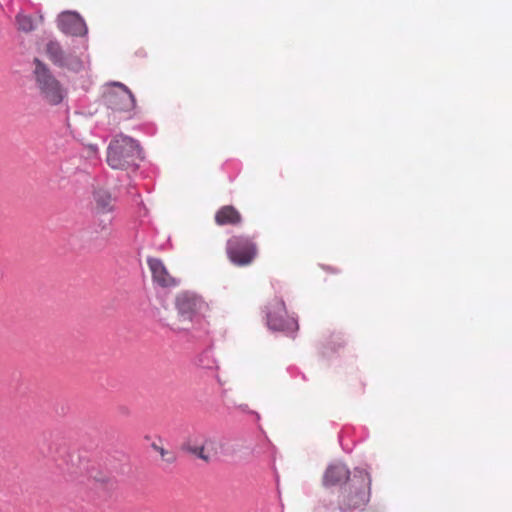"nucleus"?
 Wrapping results in <instances>:
<instances>
[{
	"label": "nucleus",
	"instance_id": "obj_1",
	"mask_svg": "<svg viewBox=\"0 0 512 512\" xmlns=\"http://www.w3.org/2000/svg\"><path fill=\"white\" fill-rule=\"evenodd\" d=\"M370 484L367 473H355L349 482L340 488L337 499L340 511L348 512L365 507L370 500Z\"/></svg>",
	"mask_w": 512,
	"mask_h": 512
},
{
	"label": "nucleus",
	"instance_id": "obj_2",
	"mask_svg": "<svg viewBox=\"0 0 512 512\" xmlns=\"http://www.w3.org/2000/svg\"><path fill=\"white\" fill-rule=\"evenodd\" d=\"M140 158L141 149L137 142L122 134L115 136L107 148V163L112 169H128Z\"/></svg>",
	"mask_w": 512,
	"mask_h": 512
},
{
	"label": "nucleus",
	"instance_id": "obj_3",
	"mask_svg": "<svg viewBox=\"0 0 512 512\" xmlns=\"http://www.w3.org/2000/svg\"><path fill=\"white\" fill-rule=\"evenodd\" d=\"M34 78L41 99L49 105L62 103L67 91L51 71L38 59H35Z\"/></svg>",
	"mask_w": 512,
	"mask_h": 512
},
{
	"label": "nucleus",
	"instance_id": "obj_4",
	"mask_svg": "<svg viewBox=\"0 0 512 512\" xmlns=\"http://www.w3.org/2000/svg\"><path fill=\"white\" fill-rule=\"evenodd\" d=\"M226 253L233 264L247 266L256 258L258 248L252 238L244 235H234L227 241Z\"/></svg>",
	"mask_w": 512,
	"mask_h": 512
},
{
	"label": "nucleus",
	"instance_id": "obj_5",
	"mask_svg": "<svg viewBox=\"0 0 512 512\" xmlns=\"http://www.w3.org/2000/svg\"><path fill=\"white\" fill-rule=\"evenodd\" d=\"M175 308L180 321L194 322L205 316L208 304L192 292H181L175 298Z\"/></svg>",
	"mask_w": 512,
	"mask_h": 512
},
{
	"label": "nucleus",
	"instance_id": "obj_6",
	"mask_svg": "<svg viewBox=\"0 0 512 512\" xmlns=\"http://www.w3.org/2000/svg\"><path fill=\"white\" fill-rule=\"evenodd\" d=\"M103 97L107 107L115 112L130 113L136 106L134 95L120 82L107 85Z\"/></svg>",
	"mask_w": 512,
	"mask_h": 512
},
{
	"label": "nucleus",
	"instance_id": "obj_7",
	"mask_svg": "<svg viewBox=\"0 0 512 512\" xmlns=\"http://www.w3.org/2000/svg\"><path fill=\"white\" fill-rule=\"evenodd\" d=\"M46 53L48 58L60 67H66L71 70L78 71L82 67L80 58L73 54H67L63 51L60 44L57 42H49L46 45Z\"/></svg>",
	"mask_w": 512,
	"mask_h": 512
},
{
	"label": "nucleus",
	"instance_id": "obj_8",
	"mask_svg": "<svg viewBox=\"0 0 512 512\" xmlns=\"http://www.w3.org/2000/svg\"><path fill=\"white\" fill-rule=\"evenodd\" d=\"M58 26L66 34L82 36L87 32L84 20L75 12H63L58 17Z\"/></svg>",
	"mask_w": 512,
	"mask_h": 512
},
{
	"label": "nucleus",
	"instance_id": "obj_9",
	"mask_svg": "<svg viewBox=\"0 0 512 512\" xmlns=\"http://www.w3.org/2000/svg\"><path fill=\"white\" fill-rule=\"evenodd\" d=\"M147 264L155 283L162 287H173L177 285V280L167 270L164 263L157 258H148Z\"/></svg>",
	"mask_w": 512,
	"mask_h": 512
},
{
	"label": "nucleus",
	"instance_id": "obj_10",
	"mask_svg": "<svg viewBox=\"0 0 512 512\" xmlns=\"http://www.w3.org/2000/svg\"><path fill=\"white\" fill-rule=\"evenodd\" d=\"M182 449L205 462H210L217 456V443L213 440H205L200 445L187 441Z\"/></svg>",
	"mask_w": 512,
	"mask_h": 512
},
{
	"label": "nucleus",
	"instance_id": "obj_11",
	"mask_svg": "<svg viewBox=\"0 0 512 512\" xmlns=\"http://www.w3.org/2000/svg\"><path fill=\"white\" fill-rule=\"evenodd\" d=\"M350 473L348 468L343 464H333L330 465L323 478V483L325 486H334L342 483L349 482Z\"/></svg>",
	"mask_w": 512,
	"mask_h": 512
},
{
	"label": "nucleus",
	"instance_id": "obj_12",
	"mask_svg": "<svg viewBox=\"0 0 512 512\" xmlns=\"http://www.w3.org/2000/svg\"><path fill=\"white\" fill-rule=\"evenodd\" d=\"M93 200L98 213H110L114 209L115 200L107 189L98 188L94 190Z\"/></svg>",
	"mask_w": 512,
	"mask_h": 512
},
{
	"label": "nucleus",
	"instance_id": "obj_13",
	"mask_svg": "<svg viewBox=\"0 0 512 512\" xmlns=\"http://www.w3.org/2000/svg\"><path fill=\"white\" fill-rule=\"evenodd\" d=\"M242 221L240 212L231 205L221 207L215 214V222L220 225H238Z\"/></svg>",
	"mask_w": 512,
	"mask_h": 512
},
{
	"label": "nucleus",
	"instance_id": "obj_14",
	"mask_svg": "<svg viewBox=\"0 0 512 512\" xmlns=\"http://www.w3.org/2000/svg\"><path fill=\"white\" fill-rule=\"evenodd\" d=\"M285 315V303L282 300H276L267 314V323L269 327L275 330L282 329L284 327Z\"/></svg>",
	"mask_w": 512,
	"mask_h": 512
},
{
	"label": "nucleus",
	"instance_id": "obj_15",
	"mask_svg": "<svg viewBox=\"0 0 512 512\" xmlns=\"http://www.w3.org/2000/svg\"><path fill=\"white\" fill-rule=\"evenodd\" d=\"M16 24L18 29L25 33L31 32L35 28L32 17L22 13L17 14Z\"/></svg>",
	"mask_w": 512,
	"mask_h": 512
},
{
	"label": "nucleus",
	"instance_id": "obj_16",
	"mask_svg": "<svg viewBox=\"0 0 512 512\" xmlns=\"http://www.w3.org/2000/svg\"><path fill=\"white\" fill-rule=\"evenodd\" d=\"M153 447L155 448L156 451L159 452L163 460L167 461L168 463H172L175 461V456L172 453L166 451L162 447H157L156 445H154Z\"/></svg>",
	"mask_w": 512,
	"mask_h": 512
}]
</instances>
